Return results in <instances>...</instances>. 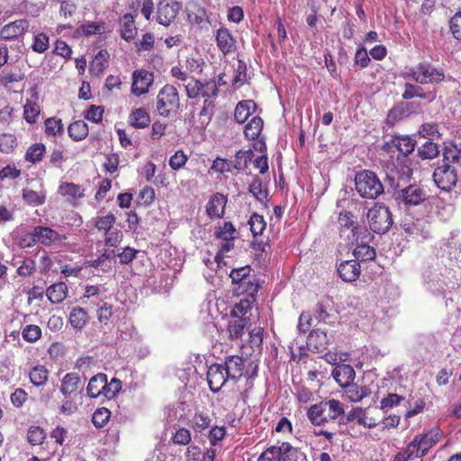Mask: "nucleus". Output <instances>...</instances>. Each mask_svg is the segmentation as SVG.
<instances>
[{"mask_svg": "<svg viewBox=\"0 0 461 461\" xmlns=\"http://www.w3.org/2000/svg\"><path fill=\"white\" fill-rule=\"evenodd\" d=\"M250 230L254 237L261 235L266 229V221L262 215L253 213L249 221Z\"/></svg>", "mask_w": 461, "mask_h": 461, "instance_id": "obj_47", "label": "nucleus"}, {"mask_svg": "<svg viewBox=\"0 0 461 461\" xmlns=\"http://www.w3.org/2000/svg\"><path fill=\"white\" fill-rule=\"evenodd\" d=\"M249 193L258 201H263L267 198V191L262 188V182L259 178H255L250 183L249 187Z\"/></svg>", "mask_w": 461, "mask_h": 461, "instance_id": "obj_57", "label": "nucleus"}, {"mask_svg": "<svg viewBox=\"0 0 461 461\" xmlns=\"http://www.w3.org/2000/svg\"><path fill=\"white\" fill-rule=\"evenodd\" d=\"M246 319H234L228 322L227 332L230 339H237L244 334Z\"/></svg>", "mask_w": 461, "mask_h": 461, "instance_id": "obj_37", "label": "nucleus"}, {"mask_svg": "<svg viewBox=\"0 0 461 461\" xmlns=\"http://www.w3.org/2000/svg\"><path fill=\"white\" fill-rule=\"evenodd\" d=\"M418 156L421 159H433L439 155V149L436 143L428 140L418 149Z\"/></svg>", "mask_w": 461, "mask_h": 461, "instance_id": "obj_40", "label": "nucleus"}, {"mask_svg": "<svg viewBox=\"0 0 461 461\" xmlns=\"http://www.w3.org/2000/svg\"><path fill=\"white\" fill-rule=\"evenodd\" d=\"M423 225V221H417L411 222H404L402 226L405 232L408 234L415 238L421 237L426 239L429 237V231L424 230Z\"/></svg>", "mask_w": 461, "mask_h": 461, "instance_id": "obj_39", "label": "nucleus"}, {"mask_svg": "<svg viewBox=\"0 0 461 461\" xmlns=\"http://www.w3.org/2000/svg\"><path fill=\"white\" fill-rule=\"evenodd\" d=\"M104 235L105 244L110 247H117L122 240V233L114 228L105 232Z\"/></svg>", "mask_w": 461, "mask_h": 461, "instance_id": "obj_63", "label": "nucleus"}, {"mask_svg": "<svg viewBox=\"0 0 461 461\" xmlns=\"http://www.w3.org/2000/svg\"><path fill=\"white\" fill-rule=\"evenodd\" d=\"M407 76L420 85L438 84L445 78L442 69L427 62L419 63L416 67L409 68Z\"/></svg>", "mask_w": 461, "mask_h": 461, "instance_id": "obj_6", "label": "nucleus"}, {"mask_svg": "<svg viewBox=\"0 0 461 461\" xmlns=\"http://www.w3.org/2000/svg\"><path fill=\"white\" fill-rule=\"evenodd\" d=\"M258 461H281L278 446H271L267 447L258 456Z\"/></svg>", "mask_w": 461, "mask_h": 461, "instance_id": "obj_61", "label": "nucleus"}, {"mask_svg": "<svg viewBox=\"0 0 461 461\" xmlns=\"http://www.w3.org/2000/svg\"><path fill=\"white\" fill-rule=\"evenodd\" d=\"M111 411L104 407L98 408L92 416V421L96 428H103L108 422Z\"/></svg>", "mask_w": 461, "mask_h": 461, "instance_id": "obj_46", "label": "nucleus"}, {"mask_svg": "<svg viewBox=\"0 0 461 461\" xmlns=\"http://www.w3.org/2000/svg\"><path fill=\"white\" fill-rule=\"evenodd\" d=\"M191 433L190 431L185 428H180L178 429L176 433L174 434L172 439L173 442L176 445H182L186 446L191 441Z\"/></svg>", "mask_w": 461, "mask_h": 461, "instance_id": "obj_60", "label": "nucleus"}, {"mask_svg": "<svg viewBox=\"0 0 461 461\" xmlns=\"http://www.w3.org/2000/svg\"><path fill=\"white\" fill-rule=\"evenodd\" d=\"M41 336V329L38 325H27L23 330V338L29 342L37 341Z\"/></svg>", "mask_w": 461, "mask_h": 461, "instance_id": "obj_55", "label": "nucleus"}, {"mask_svg": "<svg viewBox=\"0 0 461 461\" xmlns=\"http://www.w3.org/2000/svg\"><path fill=\"white\" fill-rule=\"evenodd\" d=\"M115 220L116 218L112 212H109L104 216H97L95 221V227L99 231H104L105 233L113 228Z\"/></svg>", "mask_w": 461, "mask_h": 461, "instance_id": "obj_42", "label": "nucleus"}, {"mask_svg": "<svg viewBox=\"0 0 461 461\" xmlns=\"http://www.w3.org/2000/svg\"><path fill=\"white\" fill-rule=\"evenodd\" d=\"M252 306V302L249 299H242L238 303H236L233 309L230 312V315L235 319H242Z\"/></svg>", "mask_w": 461, "mask_h": 461, "instance_id": "obj_50", "label": "nucleus"}, {"mask_svg": "<svg viewBox=\"0 0 461 461\" xmlns=\"http://www.w3.org/2000/svg\"><path fill=\"white\" fill-rule=\"evenodd\" d=\"M50 39L45 33H38L34 37L32 49L37 53H43L49 49Z\"/></svg>", "mask_w": 461, "mask_h": 461, "instance_id": "obj_53", "label": "nucleus"}, {"mask_svg": "<svg viewBox=\"0 0 461 461\" xmlns=\"http://www.w3.org/2000/svg\"><path fill=\"white\" fill-rule=\"evenodd\" d=\"M416 437L422 454L425 456L428 451L439 441L441 433L438 429H432L426 434L416 435Z\"/></svg>", "mask_w": 461, "mask_h": 461, "instance_id": "obj_23", "label": "nucleus"}, {"mask_svg": "<svg viewBox=\"0 0 461 461\" xmlns=\"http://www.w3.org/2000/svg\"><path fill=\"white\" fill-rule=\"evenodd\" d=\"M278 449L281 461H290L294 457H297L298 454H301L297 448L294 447L288 442H283L278 446Z\"/></svg>", "mask_w": 461, "mask_h": 461, "instance_id": "obj_49", "label": "nucleus"}, {"mask_svg": "<svg viewBox=\"0 0 461 461\" xmlns=\"http://www.w3.org/2000/svg\"><path fill=\"white\" fill-rule=\"evenodd\" d=\"M120 31L122 38L125 41H130L134 39L136 28L133 16L131 14H126L122 16L120 22Z\"/></svg>", "mask_w": 461, "mask_h": 461, "instance_id": "obj_30", "label": "nucleus"}, {"mask_svg": "<svg viewBox=\"0 0 461 461\" xmlns=\"http://www.w3.org/2000/svg\"><path fill=\"white\" fill-rule=\"evenodd\" d=\"M257 109V104L252 100L239 102L234 111V118L238 123H244Z\"/></svg>", "mask_w": 461, "mask_h": 461, "instance_id": "obj_22", "label": "nucleus"}, {"mask_svg": "<svg viewBox=\"0 0 461 461\" xmlns=\"http://www.w3.org/2000/svg\"><path fill=\"white\" fill-rule=\"evenodd\" d=\"M154 75L145 69H137L132 73L131 94L140 96L147 94L153 84Z\"/></svg>", "mask_w": 461, "mask_h": 461, "instance_id": "obj_9", "label": "nucleus"}, {"mask_svg": "<svg viewBox=\"0 0 461 461\" xmlns=\"http://www.w3.org/2000/svg\"><path fill=\"white\" fill-rule=\"evenodd\" d=\"M338 274L345 282L356 281L361 273L360 265L357 260H346L341 262L338 267Z\"/></svg>", "mask_w": 461, "mask_h": 461, "instance_id": "obj_15", "label": "nucleus"}, {"mask_svg": "<svg viewBox=\"0 0 461 461\" xmlns=\"http://www.w3.org/2000/svg\"><path fill=\"white\" fill-rule=\"evenodd\" d=\"M397 198L405 205L416 206L426 201L427 193L416 185H410L401 190Z\"/></svg>", "mask_w": 461, "mask_h": 461, "instance_id": "obj_12", "label": "nucleus"}, {"mask_svg": "<svg viewBox=\"0 0 461 461\" xmlns=\"http://www.w3.org/2000/svg\"><path fill=\"white\" fill-rule=\"evenodd\" d=\"M58 192L60 195L67 197L69 202L78 200L85 195V190L81 185L69 182L60 184Z\"/></svg>", "mask_w": 461, "mask_h": 461, "instance_id": "obj_24", "label": "nucleus"}, {"mask_svg": "<svg viewBox=\"0 0 461 461\" xmlns=\"http://www.w3.org/2000/svg\"><path fill=\"white\" fill-rule=\"evenodd\" d=\"M252 158L251 150H239L233 161H231L232 168L237 170H243L247 167L248 162Z\"/></svg>", "mask_w": 461, "mask_h": 461, "instance_id": "obj_43", "label": "nucleus"}, {"mask_svg": "<svg viewBox=\"0 0 461 461\" xmlns=\"http://www.w3.org/2000/svg\"><path fill=\"white\" fill-rule=\"evenodd\" d=\"M419 134L423 138H438V124L435 122L423 123L419 130Z\"/></svg>", "mask_w": 461, "mask_h": 461, "instance_id": "obj_59", "label": "nucleus"}, {"mask_svg": "<svg viewBox=\"0 0 461 461\" xmlns=\"http://www.w3.org/2000/svg\"><path fill=\"white\" fill-rule=\"evenodd\" d=\"M187 159H188L187 156L185 154V152L182 149H180V150H177L173 156L170 157L168 164L172 169L177 170L185 165Z\"/></svg>", "mask_w": 461, "mask_h": 461, "instance_id": "obj_58", "label": "nucleus"}, {"mask_svg": "<svg viewBox=\"0 0 461 461\" xmlns=\"http://www.w3.org/2000/svg\"><path fill=\"white\" fill-rule=\"evenodd\" d=\"M16 144V138L10 133H3L0 135V151L9 153L13 150Z\"/></svg>", "mask_w": 461, "mask_h": 461, "instance_id": "obj_56", "label": "nucleus"}, {"mask_svg": "<svg viewBox=\"0 0 461 461\" xmlns=\"http://www.w3.org/2000/svg\"><path fill=\"white\" fill-rule=\"evenodd\" d=\"M345 394L347 398L353 402H360L371 393L368 386H359L357 384H350L345 387Z\"/></svg>", "mask_w": 461, "mask_h": 461, "instance_id": "obj_29", "label": "nucleus"}, {"mask_svg": "<svg viewBox=\"0 0 461 461\" xmlns=\"http://www.w3.org/2000/svg\"><path fill=\"white\" fill-rule=\"evenodd\" d=\"M441 163L435 168L432 177L443 191H451L457 184L461 172V149L450 145L443 149Z\"/></svg>", "mask_w": 461, "mask_h": 461, "instance_id": "obj_1", "label": "nucleus"}, {"mask_svg": "<svg viewBox=\"0 0 461 461\" xmlns=\"http://www.w3.org/2000/svg\"><path fill=\"white\" fill-rule=\"evenodd\" d=\"M39 113H40V109L35 104H32V102H28L24 105L23 114H24V119L26 120L27 122L34 123L36 122V119H37Z\"/></svg>", "mask_w": 461, "mask_h": 461, "instance_id": "obj_62", "label": "nucleus"}, {"mask_svg": "<svg viewBox=\"0 0 461 461\" xmlns=\"http://www.w3.org/2000/svg\"><path fill=\"white\" fill-rule=\"evenodd\" d=\"M227 377L231 380H239L243 375L244 360L238 356L228 357L223 366Z\"/></svg>", "mask_w": 461, "mask_h": 461, "instance_id": "obj_19", "label": "nucleus"}, {"mask_svg": "<svg viewBox=\"0 0 461 461\" xmlns=\"http://www.w3.org/2000/svg\"><path fill=\"white\" fill-rule=\"evenodd\" d=\"M30 23L26 19H20L5 25L0 36L4 40H14L23 36L29 29Z\"/></svg>", "mask_w": 461, "mask_h": 461, "instance_id": "obj_14", "label": "nucleus"}, {"mask_svg": "<svg viewBox=\"0 0 461 461\" xmlns=\"http://www.w3.org/2000/svg\"><path fill=\"white\" fill-rule=\"evenodd\" d=\"M264 122L259 116H254L244 127V135L248 140H256L260 135Z\"/></svg>", "mask_w": 461, "mask_h": 461, "instance_id": "obj_32", "label": "nucleus"}, {"mask_svg": "<svg viewBox=\"0 0 461 461\" xmlns=\"http://www.w3.org/2000/svg\"><path fill=\"white\" fill-rule=\"evenodd\" d=\"M366 220L370 230L377 234L387 232L393 222L389 208L380 203H375L367 211Z\"/></svg>", "mask_w": 461, "mask_h": 461, "instance_id": "obj_5", "label": "nucleus"}, {"mask_svg": "<svg viewBox=\"0 0 461 461\" xmlns=\"http://www.w3.org/2000/svg\"><path fill=\"white\" fill-rule=\"evenodd\" d=\"M236 234L237 230L230 221H224L222 225H218L214 228L215 238L221 240H234Z\"/></svg>", "mask_w": 461, "mask_h": 461, "instance_id": "obj_35", "label": "nucleus"}, {"mask_svg": "<svg viewBox=\"0 0 461 461\" xmlns=\"http://www.w3.org/2000/svg\"><path fill=\"white\" fill-rule=\"evenodd\" d=\"M27 438L30 444L38 446L43 443L46 438V433L41 427L32 426L28 429Z\"/></svg>", "mask_w": 461, "mask_h": 461, "instance_id": "obj_44", "label": "nucleus"}, {"mask_svg": "<svg viewBox=\"0 0 461 461\" xmlns=\"http://www.w3.org/2000/svg\"><path fill=\"white\" fill-rule=\"evenodd\" d=\"M68 135L76 141L84 140L88 134V126L84 121H77L68 126Z\"/></svg>", "mask_w": 461, "mask_h": 461, "instance_id": "obj_36", "label": "nucleus"}, {"mask_svg": "<svg viewBox=\"0 0 461 461\" xmlns=\"http://www.w3.org/2000/svg\"><path fill=\"white\" fill-rule=\"evenodd\" d=\"M328 344L329 340L324 331L318 329L310 332L307 339V345L310 349L321 353L327 349Z\"/></svg>", "mask_w": 461, "mask_h": 461, "instance_id": "obj_21", "label": "nucleus"}, {"mask_svg": "<svg viewBox=\"0 0 461 461\" xmlns=\"http://www.w3.org/2000/svg\"><path fill=\"white\" fill-rule=\"evenodd\" d=\"M331 375L339 385L343 388L353 383L356 376L354 368L347 364L337 365Z\"/></svg>", "mask_w": 461, "mask_h": 461, "instance_id": "obj_17", "label": "nucleus"}, {"mask_svg": "<svg viewBox=\"0 0 461 461\" xmlns=\"http://www.w3.org/2000/svg\"><path fill=\"white\" fill-rule=\"evenodd\" d=\"M344 413L342 402L331 399L313 404L308 410V418L315 426H323L330 420H335Z\"/></svg>", "mask_w": 461, "mask_h": 461, "instance_id": "obj_2", "label": "nucleus"}, {"mask_svg": "<svg viewBox=\"0 0 461 461\" xmlns=\"http://www.w3.org/2000/svg\"><path fill=\"white\" fill-rule=\"evenodd\" d=\"M250 267L244 266L241 267L234 268L230 274V277L233 284L238 285L236 292L238 294H248L253 296L258 292V285H255L252 278L249 276Z\"/></svg>", "mask_w": 461, "mask_h": 461, "instance_id": "obj_8", "label": "nucleus"}, {"mask_svg": "<svg viewBox=\"0 0 461 461\" xmlns=\"http://www.w3.org/2000/svg\"><path fill=\"white\" fill-rule=\"evenodd\" d=\"M67 290L65 283H56L47 288L46 295L52 303H59L67 297Z\"/></svg>", "mask_w": 461, "mask_h": 461, "instance_id": "obj_28", "label": "nucleus"}, {"mask_svg": "<svg viewBox=\"0 0 461 461\" xmlns=\"http://www.w3.org/2000/svg\"><path fill=\"white\" fill-rule=\"evenodd\" d=\"M46 191L43 189L39 192L29 188L23 189V199L31 206L42 205L46 201Z\"/></svg>", "mask_w": 461, "mask_h": 461, "instance_id": "obj_31", "label": "nucleus"}, {"mask_svg": "<svg viewBox=\"0 0 461 461\" xmlns=\"http://www.w3.org/2000/svg\"><path fill=\"white\" fill-rule=\"evenodd\" d=\"M107 66L106 54L99 51L91 63L90 70L95 75L101 74Z\"/></svg>", "mask_w": 461, "mask_h": 461, "instance_id": "obj_51", "label": "nucleus"}, {"mask_svg": "<svg viewBox=\"0 0 461 461\" xmlns=\"http://www.w3.org/2000/svg\"><path fill=\"white\" fill-rule=\"evenodd\" d=\"M402 97L404 100L419 97L421 99H426L429 101V103H431L436 99V92L431 91L426 93L421 86L406 82L404 84V91L402 95Z\"/></svg>", "mask_w": 461, "mask_h": 461, "instance_id": "obj_18", "label": "nucleus"}, {"mask_svg": "<svg viewBox=\"0 0 461 461\" xmlns=\"http://www.w3.org/2000/svg\"><path fill=\"white\" fill-rule=\"evenodd\" d=\"M179 95L176 86H164L157 96V111L160 116L168 117L171 113H176L179 108Z\"/></svg>", "mask_w": 461, "mask_h": 461, "instance_id": "obj_7", "label": "nucleus"}, {"mask_svg": "<svg viewBox=\"0 0 461 461\" xmlns=\"http://www.w3.org/2000/svg\"><path fill=\"white\" fill-rule=\"evenodd\" d=\"M65 237H62L50 227L36 226L32 233L31 244L41 243L44 246H51L56 242L61 241Z\"/></svg>", "mask_w": 461, "mask_h": 461, "instance_id": "obj_11", "label": "nucleus"}, {"mask_svg": "<svg viewBox=\"0 0 461 461\" xmlns=\"http://www.w3.org/2000/svg\"><path fill=\"white\" fill-rule=\"evenodd\" d=\"M44 152L45 146L43 144H34L28 149L25 155V159L30 162L36 163L42 159Z\"/></svg>", "mask_w": 461, "mask_h": 461, "instance_id": "obj_48", "label": "nucleus"}, {"mask_svg": "<svg viewBox=\"0 0 461 461\" xmlns=\"http://www.w3.org/2000/svg\"><path fill=\"white\" fill-rule=\"evenodd\" d=\"M122 382L117 378H113L109 383L105 375V385L103 391V396L106 399H113L121 390Z\"/></svg>", "mask_w": 461, "mask_h": 461, "instance_id": "obj_45", "label": "nucleus"}, {"mask_svg": "<svg viewBox=\"0 0 461 461\" xmlns=\"http://www.w3.org/2000/svg\"><path fill=\"white\" fill-rule=\"evenodd\" d=\"M355 185L362 198L376 199L384 193V185L380 178L370 170L358 172L355 176Z\"/></svg>", "mask_w": 461, "mask_h": 461, "instance_id": "obj_4", "label": "nucleus"}, {"mask_svg": "<svg viewBox=\"0 0 461 461\" xmlns=\"http://www.w3.org/2000/svg\"><path fill=\"white\" fill-rule=\"evenodd\" d=\"M229 377H227L226 371L223 365L212 364L209 366L207 371V381L210 389L217 393L225 384Z\"/></svg>", "mask_w": 461, "mask_h": 461, "instance_id": "obj_13", "label": "nucleus"}, {"mask_svg": "<svg viewBox=\"0 0 461 461\" xmlns=\"http://www.w3.org/2000/svg\"><path fill=\"white\" fill-rule=\"evenodd\" d=\"M353 255L355 257L354 260L357 261H367L373 260L375 258V250L373 247L366 244H358L354 251Z\"/></svg>", "mask_w": 461, "mask_h": 461, "instance_id": "obj_38", "label": "nucleus"}, {"mask_svg": "<svg viewBox=\"0 0 461 461\" xmlns=\"http://www.w3.org/2000/svg\"><path fill=\"white\" fill-rule=\"evenodd\" d=\"M217 46L224 54L231 52L234 49L235 41L226 28H220L216 33Z\"/></svg>", "mask_w": 461, "mask_h": 461, "instance_id": "obj_25", "label": "nucleus"}, {"mask_svg": "<svg viewBox=\"0 0 461 461\" xmlns=\"http://www.w3.org/2000/svg\"><path fill=\"white\" fill-rule=\"evenodd\" d=\"M179 12V5L174 0H161L157 5V21L164 26H169Z\"/></svg>", "mask_w": 461, "mask_h": 461, "instance_id": "obj_10", "label": "nucleus"}, {"mask_svg": "<svg viewBox=\"0 0 461 461\" xmlns=\"http://www.w3.org/2000/svg\"><path fill=\"white\" fill-rule=\"evenodd\" d=\"M450 31L456 40H461V12H457L449 21Z\"/></svg>", "mask_w": 461, "mask_h": 461, "instance_id": "obj_64", "label": "nucleus"}, {"mask_svg": "<svg viewBox=\"0 0 461 461\" xmlns=\"http://www.w3.org/2000/svg\"><path fill=\"white\" fill-rule=\"evenodd\" d=\"M227 198L221 194H213L206 205V212L210 218H221L224 214Z\"/></svg>", "mask_w": 461, "mask_h": 461, "instance_id": "obj_20", "label": "nucleus"}, {"mask_svg": "<svg viewBox=\"0 0 461 461\" xmlns=\"http://www.w3.org/2000/svg\"><path fill=\"white\" fill-rule=\"evenodd\" d=\"M88 321V314L84 308L75 307L69 313V322L74 329L82 330Z\"/></svg>", "mask_w": 461, "mask_h": 461, "instance_id": "obj_33", "label": "nucleus"}, {"mask_svg": "<svg viewBox=\"0 0 461 461\" xmlns=\"http://www.w3.org/2000/svg\"><path fill=\"white\" fill-rule=\"evenodd\" d=\"M131 124L137 129H143L149 126L150 118L149 113L143 108H137L133 110L130 116Z\"/></svg>", "mask_w": 461, "mask_h": 461, "instance_id": "obj_34", "label": "nucleus"}, {"mask_svg": "<svg viewBox=\"0 0 461 461\" xmlns=\"http://www.w3.org/2000/svg\"><path fill=\"white\" fill-rule=\"evenodd\" d=\"M79 384L80 376L78 374L68 373L61 380L60 392L64 396L68 397L77 392Z\"/></svg>", "mask_w": 461, "mask_h": 461, "instance_id": "obj_26", "label": "nucleus"}, {"mask_svg": "<svg viewBox=\"0 0 461 461\" xmlns=\"http://www.w3.org/2000/svg\"><path fill=\"white\" fill-rule=\"evenodd\" d=\"M354 216L350 212H341L339 216V224L341 228L351 229L352 237L358 240L370 235L366 228L355 226Z\"/></svg>", "mask_w": 461, "mask_h": 461, "instance_id": "obj_16", "label": "nucleus"}, {"mask_svg": "<svg viewBox=\"0 0 461 461\" xmlns=\"http://www.w3.org/2000/svg\"><path fill=\"white\" fill-rule=\"evenodd\" d=\"M416 141L409 136H397L393 138L384 145L385 149L390 150L395 148L402 157H397V165H402L400 171L401 178H410L412 174V169L410 167V161L407 158L408 155L411 154L415 149Z\"/></svg>", "mask_w": 461, "mask_h": 461, "instance_id": "obj_3", "label": "nucleus"}, {"mask_svg": "<svg viewBox=\"0 0 461 461\" xmlns=\"http://www.w3.org/2000/svg\"><path fill=\"white\" fill-rule=\"evenodd\" d=\"M105 385V374L99 373L94 375L86 387L87 395L91 398L103 396V391Z\"/></svg>", "mask_w": 461, "mask_h": 461, "instance_id": "obj_27", "label": "nucleus"}, {"mask_svg": "<svg viewBox=\"0 0 461 461\" xmlns=\"http://www.w3.org/2000/svg\"><path fill=\"white\" fill-rule=\"evenodd\" d=\"M407 111L403 106V103L393 106L387 114V123L393 125L396 122L402 120L405 116H407Z\"/></svg>", "mask_w": 461, "mask_h": 461, "instance_id": "obj_52", "label": "nucleus"}, {"mask_svg": "<svg viewBox=\"0 0 461 461\" xmlns=\"http://www.w3.org/2000/svg\"><path fill=\"white\" fill-rule=\"evenodd\" d=\"M211 421L207 414L196 413L193 419V428L195 431L202 432L210 427Z\"/></svg>", "mask_w": 461, "mask_h": 461, "instance_id": "obj_54", "label": "nucleus"}, {"mask_svg": "<svg viewBox=\"0 0 461 461\" xmlns=\"http://www.w3.org/2000/svg\"><path fill=\"white\" fill-rule=\"evenodd\" d=\"M29 375L34 385L41 386L48 381L49 371L43 366H36L31 370Z\"/></svg>", "mask_w": 461, "mask_h": 461, "instance_id": "obj_41", "label": "nucleus"}]
</instances>
